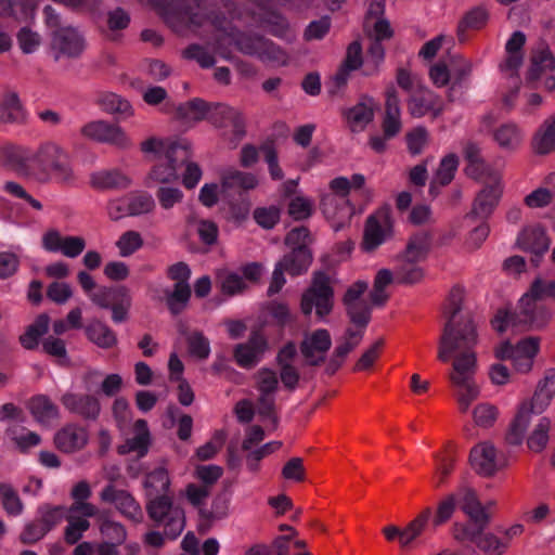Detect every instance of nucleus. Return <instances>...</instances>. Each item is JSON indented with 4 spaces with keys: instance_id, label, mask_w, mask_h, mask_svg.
Instances as JSON below:
<instances>
[{
    "instance_id": "obj_38",
    "label": "nucleus",
    "mask_w": 555,
    "mask_h": 555,
    "mask_svg": "<svg viewBox=\"0 0 555 555\" xmlns=\"http://www.w3.org/2000/svg\"><path fill=\"white\" fill-rule=\"evenodd\" d=\"M291 275H299L308 270L312 255L308 246L294 247L279 261Z\"/></svg>"
},
{
    "instance_id": "obj_55",
    "label": "nucleus",
    "mask_w": 555,
    "mask_h": 555,
    "mask_svg": "<svg viewBox=\"0 0 555 555\" xmlns=\"http://www.w3.org/2000/svg\"><path fill=\"white\" fill-rule=\"evenodd\" d=\"M129 216L135 217L151 212L155 207L154 198L145 192L127 194Z\"/></svg>"
},
{
    "instance_id": "obj_7",
    "label": "nucleus",
    "mask_w": 555,
    "mask_h": 555,
    "mask_svg": "<svg viewBox=\"0 0 555 555\" xmlns=\"http://www.w3.org/2000/svg\"><path fill=\"white\" fill-rule=\"evenodd\" d=\"M146 512L152 520L164 527V533L168 539H176L184 529V512L180 506L173 504L170 495L149 500Z\"/></svg>"
},
{
    "instance_id": "obj_25",
    "label": "nucleus",
    "mask_w": 555,
    "mask_h": 555,
    "mask_svg": "<svg viewBox=\"0 0 555 555\" xmlns=\"http://www.w3.org/2000/svg\"><path fill=\"white\" fill-rule=\"evenodd\" d=\"M53 48L57 51V56L77 57L85 50L83 37L76 28L63 27L56 30L52 39Z\"/></svg>"
},
{
    "instance_id": "obj_5",
    "label": "nucleus",
    "mask_w": 555,
    "mask_h": 555,
    "mask_svg": "<svg viewBox=\"0 0 555 555\" xmlns=\"http://www.w3.org/2000/svg\"><path fill=\"white\" fill-rule=\"evenodd\" d=\"M221 44H234L242 53L256 56L264 63L286 65L288 55L273 42L260 36L240 34L235 29L224 31L220 37Z\"/></svg>"
},
{
    "instance_id": "obj_2",
    "label": "nucleus",
    "mask_w": 555,
    "mask_h": 555,
    "mask_svg": "<svg viewBox=\"0 0 555 555\" xmlns=\"http://www.w3.org/2000/svg\"><path fill=\"white\" fill-rule=\"evenodd\" d=\"M30 173L41 183L55 181L61 184H72L75 181L69 154L53 141L41 143L34 152Z\"/></svg>"
},
{
    "instance_id": "obj_17",
    "label": "nucleus",
    "mask_w": 555,
    "mask_h": 555,
    "mask_svg": "<svg viewBox=\"0 0 555 555\" xmlns=\"http://www.w3.org/2000/svg\"><path fill=\"white\" fill-rule=\"evenodd\" d=\"M42 248L49 253H61L65 257L76 258L86 248V241L81 236H63L60 231L50 229L41 237Z\"/></svg>"
},
{
    "instance_id": "obj_31",
    "label": "nucleus",
    "mask_w": 555,
    "mask_h": 555,
    "mask_svg": "<svg viewBox=\"0 0 555 555\" xmlns=\"http://www.w3.org/2000/svg\"><path fill=\"white\" fill-rule=\"evenodd\" d=\"M540 350L539 337H527L519 340L514 347L513 364L516 371L528 373L533 366L535 356Z\"/></svg>"
},
{
    "instance_id": "obj_3",
    "label": "nucleus",
    "mask_w": 555,
    "mask_h": 555,
    "mask_svg": "<svg viewBox=\"0 0 555 555\" xmlns=\"http://www.w3.org/2000/svg\"><path fill=\"white\" fill-rule=\"evenodd\" d=\"M554 396L555 369H550L539 380L531 400H525L519 404L505 438L509 444L519 446L522 443L532 413H543L550 406Z\"/></svg>"
},
{
    "instance_id": "obj_63",
    "label": "nucleus",
    "mask_w": 555,
    "mask_h": 555,
    "mask_svg": "<svg viewBox=\"0 0 555 555\" xmlns=\"http://www.w3.org/2000/svg\"><path fill=\"white\" fill-rule=\"evenodd\" d=\"M498 415V408L486 402L476 405L473 410L475 424L485 428L491 427L495 423Z\"/></svg>"
},
{
    "instance_id": "obj_37",
    "label": "nucleus",
    "mask_w": 555,
    "mask_h": 555,
    "mask_svg": "<svg viewBox=\"0 0 555 555\" xmlns=\"http://www.w3.org/2000/svg\"><path fill=\"white\" fill-rule=\"evenodd\" d=\"M393 274L398 283L414 284L423 279L424 270L420 261L397 255Z\"/></svg>"
},
{
    "instance_id": "obj_18",
    "label": "nucleus",
    "mask_w": 555,
    "mask_h": 555,
    "mask_svg": "<svg viewBox=\"0 0 555 555\" xmlns=\"http://www.w3.org/2000/svg\"><path fill=\"white\" fill-rule=\"evenodd\" d=\"M60 401L65 410L83 420L95 421L101 414V402L95 395L66 391Z\"/></svg>"
},
{
    "instance_id": "obj_61",
    "label": "nucleus",
    "mask_w": 555,
    "mask_h": 555,
    "mask_svg": "<svg viewBox=\"0 0 555 555\" xmlns=\"http://www.w3.org/2000/svg\"><path fill=\"white\" fill-rule=\"evenodd\" d=\"M384 57L385 49L383 44L378 41H373L367 50V55L364 61V75L371 76L376 74L384 62Z\"/></svg>"
},
{
    "instance_id": "obj_13",
    "label": "nucleus",
    "mask_w": 555,
    "mask_h": 555,
    "mask_svg": "<svg viewBox=\"0 0 555 555\" xmlns=\"http://www.w3.org/2000/svg\"><path fill=\"white\" fill-rule=\"evenodd\" d=\"M392 235V219L388 208H382L366 219L362 247L376 249Z\"/></svg>"
},
{
    "instance_id": "obj_14",
    "label": "nucleus",
    "mask_w": 555,
    "mask_h": 555,
    "mask_svg": "<svg viewBox=\"0 0 555 555\" xmlns=\"http://www.w3.org/2000/svg\"><path fill=\"white\" fill-rule=\"evenodd\" d=\"M208 120L218 128L231 127L232 146L245 135V119L241 111L227 104L216 103L211 105Z\"/></svg>"
},
{
    "instance_id": "obj_28",
    "label": "nucleus",
    "mask_w": 555,
    "mask_h": 555,
    "mask_svg": "<svg viewBox=\"0 0 555 555\" xmlns=\"http://www.w3.org/2000/svg\"><path fill=\"white\" fill-rule=\"evenodd\" d=\"M222 195H228L231 191L241 189L243 191L255 190L259 180L251 172L241 171L235 168H227L220 172Z\"/></svg>"
},
{
    "instance_id": "obj_62",
    "label": "nucleus",
    "mask_w": 555,
    "mask_h": 555,
    "mask_svg": "<svg viewBox=\"0 0 555 555\" xmlns=\"http://www.w3.org/2000/svg\"><path fill=\"white\" fill-rule=\"evenodd\" d=\"M67 513L68 508L61 505H43L38 509L40 521L44 527H47L48 531H50L55 525L60 524L67 516Z\"/></svg>"
},
{
    "instance_id": "obj_20",
    "label": "nucleus",
    "mask_w": 555,
    "mask_h": 555,
    "mask_svg": "<svg viewBox=\"0 0 555 555\" xmlns=\"http://www.w3.org/2000/svg\"><path fill=\"white\" fill-rule=\"evenodd\" d=\"M331 346L332 338L330 332L319 328L305 336L300 351L309 365H318L324 361Z\"/></svg>"
},
{
    "instance_id": "obj_11",
    "label": "nucleus",
    "mask_w": 555,
    "mask_h": 555,
    "mask_svg": "<svg viewBox=\"0 0 555 555\" xmlns=\"http://www.w3.org/2000/svg\"><path fill=\"white\" fill-rule=\"evenodd\" d=\"M255 387L258 391L257 412L262 418H271L276 424L275 399L279 390V377L275 371L262 367L255 374Z\"/></svg>"
},
{
    "instance_id": "obj_56",
    "label": "nucleus",
    "mask_w": 555,
    "mask_h": 555,
    "mask_svg": "<svg viewBox=\"0 0 555 555\" xmlns=\"http://www.w3.org/2000/svg\"><path fill=\"white\" fill-rule=\"evenodd\" d=\"M362 49L357 41L349 44L346 60L340 72L336 75L338 82L344 83L347 80L348 72L358 69L362 65Z\"/></svg>"
},
{
    "instance_id": "obj_34",
    "label": "nucleus",
    "mask_w": 555,
    "mask_h": 555,
    "mask_svg": "<svg viewBox=\"0 0 555 555\" xmlns=\"http://www.w3.org/2000/svg\"><path fill=\"white\" fill-rule=\"evenodd\" d=\"M555 68V60L550 49L541 44L532 51L530 67L528 70V81H534L542 78L543 75L552 73Z\"/></svg>"
},
{
    "instance_id": "obj_60",
    "label": "nucleus",
    "mask_w": 555,
    "mask_h": 555,
    "mask_svg": "<svg viewBox=\"0 0 555 555\" xmlns=\"http://www.w3.org/2000/svg\"><path fill=\"white\" fill-rule=\"evenodd\" d=\"M457 166L459 157L455 154L444 156L437 169L434 182L440 185L449 184L454 178Z\"/></svg>"
},
{
    "instance_id": "obj_9",
    "label": "nucleus",
    "mask_w": 555,
    "mask_h": 555,
    "mask_svg": "<svg viewBox=\"0 0 555 555\" xmlns=\"http://www.w3.org/2000/svg\"><path fill=\"white\" fill-rule=\"evenodd\" d=\"M190 158V152L186 146L172 145L166 150L165 157L158 159V163L151 169L146 184H168L178 180V167Z\"/></svg>"
},
{
    "instance_id": "obj_8",
    "label": "nucleus",
    "mask_w": 555,
    "mask_h": 555,
    "mask_svg": "<svg viewBox=\"0 0 555 555\" xmlns=\"http://www.w3.org/2000/svg\"><path fill=\"white\" fill-rule=\"evenodd\" d=\"M334 292L330 278L323 272L313 274L310 287L302 294L300 308L305 315H310L312 310L320 319L327 315L333 309Z\"/></svg>"
},
{
    "instance_id": "obj_47",
    "label": "nucleus",
    "mask_w": 555,
    "mask_h": 555,
    "mask_svg": "<svg viewBox=\"0 0 555 555\" xmlns=\"http://www.w3.org/2000/svg\"><path fill=\"white\" fill-rule=\"evenodd\" d=\"M216 283L228 296L241 294L246 288L244 278L230 269L221 268L216 271Z\"/></svg>"
},
{
    "instance_id": "obj_45",
    "label": "nucleus",
    "mask_w": 555,
    "mask_h": 555,
    "mask_svg": "<svg viewBox=\"0 0 555 555\" xmlns=\"http://www.w3.org/2000/svg\"><path fill=\"white\" fill-rule=\"evenodd\" d=\"M99 104L102 109L112 115H119L122 118H129L134 115V108L130 102L119 94L106 92L99 98Z\"/></svg>"
},
{
    "instance_id": "obj_24",
    "label": "nucleus",
    "mask_w": 555,
    "mask_h": 555,
    "mask_svg": "<svg viewBox=\"0 0 555 555\" xmlns=\"http://www.w3.org/2000/svg\"><path fill=\"white\" fill-rule=\"evenodd\" d=\"M266 349V338L261 334L255 333L250 336L248 341L238 344L235 347L234 358L241 367L251 369L260 361Z\"/></svg>"
},
{
    "instance_id": "obj_53",
    "label": "nucleus",
    "mask_w": 555,
    "mask_h": 555,
    "mask_svg": "<svg viewBox=\"0 0 555 555\" xmlns=\"http://www.w3.org/2000/svg\"><path fill=\"white\" fill-rule=\"evenodd\" d=\"M50 319L47 314L39 315L34 324L28 326L26 332L20 337L22 346L26 349H34L38 346L39 338L49 330Z\"/></svg>"
},
{
    "instance_id": "obj_51",
    "label": "nucleus",
    "mask_w": 555,
    "mask_h": 555,
    "mask_svg": "<svg viewBox=\"0 0 555 555\" xmlns=\"http://www.w3.org/2000/svg\"><path fill=\"white\" fill-rule=\"evenodd\" d=\"M552 421L547 416L541 417L527 437V447L530 451L540 453L548 443Z\"/></svg>"
},
{
    "instance_id": "obj_27",
    "label": "nucleus",
    "mask_w": 555,
    "mask_h": 555,
    "mask_svg": "<svg viewBox=\"0 0 555 555\" xmlns=\"http://www.w3.org/2000/svg\"><path fill=\"white\" fill-rule=\"evenodd\" d=\"M385 117L383 120L384 134L387 138L397 135L401 130L400 99L396 88L388 86L385 92Z\"/></svg>"
},
{
    "instance_id": "obj_4",
    "label": "nucleus",
    "mask_w": 555,
    "mask_h": 555,
    "mask_svg": "<svg viewBox=\"0 0 555 555\" xmlns=\"http://www.w3.org/2000/svg\"><path fill=\"white\" fill-rule=\"evenodd\" d=\"M531 292L525 293L514 312L499 311L492 320L493 328L503 333L508 328L534 331L547 325L551 312Z\"/></svg>"
},
{
    "instance_id": "obj_40",
    "label": "nucleus",
    "mask_w": 555,
    "mask_h": 555,
    "mask_svg": "<svg viewBox=\"0 0 555 555\" xmlns=\"http://www.w3.org/2000/svg\"><path fill=\"white\" fill-rule=\"evenodd\" d=\"M169 488L170 477L165 467H157L146 474L144 479V490L147 501L154 498L169 495Z\"/></svg>"
},
{
    "instance_id": "obj_26",
    "label": "nucleus",
    "mask_w": 555,
    "mask_h": 555,
    "mask_svg": "<svg viewBox=\"0 0 555 555\" xmlns=\"http://www.w3.org/2000/svg\"><path fill=\"white\" fill-rule=\"evenodd\" d=\"M461 509L467 515L474 525L487 527L490 522V515L479 501L477 493L469 487H462L457 491Z\"/></svg>"
},
{
    "instance_id": "obj_43",
    "label": "nucleus",
    "mask_w": 555,
    "mask_h": 555,
    "mask_svg": "<svg viewBox=\"0 0 555 555\" xmlns=\"http://www.w3.org/2000/svg\"><path fill=\"white\" fill-rule=\"evenodd\" d=\"M29 410L35 420L41 424H49L60 417V410L47 396L34 397L29 402Z\"/></svg>"
},
{
    "instance_id": "obj_12",
    "label": "nucleus",
    "mask_w": 555,
    "mask_h": 555,
    "mask_svg": "<svg viewBox=\"0 0 555 555\" xmlns=\"http://www.w3.org/2000/svg\"><path fill=\"white\" fill-rule=\"evenodd\" d=\"M81 134L90 140L115 145L118 149H129L132 141L118 125L105 120H93L81 128Z\"/></svg>"
},
{
    "instance_id": "obj_21",
    "label": "nucleus",
    "mask_w": 555,
    "mask_h": 555,
    "mask_svg": "<svg viewBox=\"0 0 555 555\" xmlns=\"http://www.w3.org/2000/svg\"><path fill=\"white\" fill-rule=\"evenodd\" d=\"M526 35L521 30L514 31L505 43V57L500 64V70L505 78H513L518 74L524 62V46Z\"/></svg>"
},
{
    "instance_id": "obj_44",
    "label": "nucleus",
    "mask_w": 555,
    "mask_h": 555,
    "mask_svg": "<svg viewBox=\"0 0 555 555\" xmlns=\"http://www.w3.org/2000/svg\"><path fill=\"white\" fill-rule=\"evenodd\" d=\"M430 517V508H425L412 521L402 528L401 547L406 548L411 546L418 538L423 535L428 526Z\"/></svg>"
},
{
    "instance_id": "obj_30",
    "label": "nucleus",
    "mask_w": 555,
    "mask_h": 555,
    "mask_svg": "<svg viewBox=\"0 0 555 555\" xmlns=\"http://www.w3.org/2000/svg\"><path fill=\"white\" fill-rule=\"evenodd\" d=\"M376 107L377 104L373 98L362 96L354 106L345 113L350 129L354 132L362 131L373 120Z\"/></svg>"
},
{
    "instance_id": "obj_32",
    "label": "nucleus",
    "mask_w": 555,
    "mask_h": 555,
    "mask_svg": "<svg viewBox=\"0 0 555 555\" xmlns=\"http://www.w3.org/2000/svg\"><path fill=\"white\" fill-rule=\"evenodd\" d=\"M92 495V490L87 480H80L70 490V498L73 504L68 508V513L79 514L85 517H95L99 514V508L88 502Z\"/></svg>"
},
{
    "instance_id": "obj_58",
    "label": "nucleus",
    "mask_w": 555,
    "mask_h": 555,
    "mask_svg": "<svg viewBox=\"0 0 555 555\" xmlns=\"http://www.w3.org/2000/svg\"><path fill=\"white\" fill-rule=\"evenodd\" d=\"M313 205L314 203L310 197L298 194L288 202L287 211L294 220H304L312 215Z\"/></svg>"
},
{
    "instance_id": "obj_48",
    "label": "nucleus",
    "mask_w": 555,
    "mask_h": 555,
    "mask_svg": "<svg viewBox=\"0 0 555 555\" xmlns=\"http://www.w3.org/2000/svg\"><path fill=\"white\" fill-rule=\"evenodd\" d=\"M0 112L3 122H23L26 119V113L16 92H7L0 103Z\"/></svg>"
},
{
    "instance_id": "obj_19",
    "label": "nucleus",
    "mask_w": 555,
    "mask_h": 555,
    "mask_svg": "<svg viewBox=\"0 0 555 555\" xmlns=\"http://www.w3.org/2000/svg\"><path fill=\"white\" fill-rule=\"evenodd\" d=\"M321 209L334 231L343 229L353 215V207L348 198L332 194H323Z\"/></svg>"
},
{
    "instance_id": "obj_36",
    "label": "nucleus",
    "mask_w": 555,
    "mask_h": 555,
    "mask_svg": "<svg viewBox=\"0 0 555 555\" xmlns=\"http://www.w3.org/2000/svg\"><path fill=\"white\" fill-rule=\"evenodd\" d=\"M532 150L538 155L555 152V116L543 121L532 138Z\"/></svg>"
},
{
    "instance_id": "obj_46",
    "label": "nucleus",
    "mask_w": 555,
    "mask_h": 555,
    "mask_svg": "<svg viewBox=\"0 0 555 555\" xmlns=\"http://www.w3.org/2000/svg\"><path fill=\"white\" fill-rule=\"evenodd\" d=\"M86 335L90 341L103 349H109L117 344L116 334L106 324L98 320L86 326Z\"/></svg>"
},
{
    "instance_id": "obj_6",
    "label": "nucleus",
    "mask_w": 555,
    "mask_h": 555,
    "mask_svg": "<svg viewBox=\"0 0 555 555\" xmlns=\"http://www.w3.org/2000/svg\"><path fill=\"white\" fill-rule=\"evenodd\" d=\"M192 2V5H185L182 0H155L166 23L177 33L203 26L208 21L203 0Z\"/></svg>"
},
{
    "instance_id": "obj_35",
    "label": "nucleus",
    "mask_w": 555,
    "mask_h": 555,
    "mask_svg": "<svg viewBox=\"0 0 555 555\" xmlns=\"http://www.w3.org/2000/svg\"><path fill=\"white\" fill-rule=\"evenodd\" d=\"M464 157L467 160L465 171L474 179H483V176L498 172L490 165L486 164L480 155V147L473 142H467L463 149Z\"/></svg>"
},
{
    "instance_id": "obj_16",
    "label": "nucleus",
    "mask_w": 555,
    "mask_h": 555,
    "mask_svg": "<svg viewBox=\"0 0 555 555\" xmlns=\"http://www.w3.org/2000/svg\"><path fill=\"white\" fill-rule=\"evenodd\" d=\"M100 500L104 503L114 504L124 517L134 522H140L143 519V512L137 500L128 491L117 489L112 483L102 489Z\"/></svg>"
},
{
    "instance_id": "obj_22",
    "label": "nucleus",
    "mask_w": 555,
    "mask_h": 555,
    "mask_svg": "<svg viewBox=\"0 0 555 555\" xmlns=\"http://www.w3.org/2000/svg\"><path fill=\"white\" fill-rule=\"evenodd\" d=\"M443 109V102L436 93L426 87H422L410 95L408 100V111L415 117L421 118L425 115L437 117Z\"/></svg>"
},
{
    "instance_id": "obj_15",
    "label": "nucleus",
    "mask_w": 555,
    "mask_h": 555,
    "mask_svg": "<svg viewBox=\"0 0 555 555\" xmlns=\"http://www.w3.org/2000/svg\"><path fill=\"white\" fill-rule=\"evenodd\" d=\"M469 463L477 474L485 477L493 476L505 466L503 456L489 441L480 442L470 450Z\"/></svg>"
},
{
    "instance_id": "obj_39",
    "label": "nucleus",
    "mask_w": 555,
    "mask_h": 555,
    "mask_svg": "<svg viewBox=\"0 0 555 555\" xmlns=\"http://www.w3.org/2000/svg\"><path fill=\"white\" fill-rule=\"evenodd\" d=\"M151 436L147 423L144 420H138L134 423V436L119 447V453L126 454L135 452L140 457L144 456L150 448Z\"/></svg>"
},
{
    "instance_id": "obj_33",
    "label": "nucleus",
    "mask_w": 555,
    "mask_h": 555,
    "mask_svg": "<svg viewBox=\"0 0 555 555\" xmlns=\"http://www.w3.org/2000/svg\"><path fill=\"white\" fill-rule=\"evenodd\" d=\"M90 183L98 190H119L131 185V179L118 169L99 170L91 175Z\"/></svg>"
},
{
    "instance_id": "obj_42",
    "label": "nucleus",
    "mask_w": 555,
    "mask_h": 555,
    "mask_svg": "<svg viewBox=\"0 0 555 555\" xmlns=\"http://www.w3.org/2000/svg\"><path fill=\"white\" fill-rule=\"evenodd\" d=\"M430 246L431 235L429 232L421 231L409 237L405 248L399 255L422 262L426 259Z\"/></svg>"
},
{
    "instance_id": "obj_59",
    "label": "nucleus",
    "mask_w": 555,
    "mask_h": 555,
    "mask_svg": "<svg viewBox=\"0 0 555 555\" xmlns=\"http://www.w3.org/2000/svg\"><path fill=\"white\" fill-rule=\"evenodd\" d=\"M143 246V238L137 231L130 230L122 233L116 241V247L121 257H129Z\"/></svg>"
},
{
    "instance_id": "obj_50",
    "label": "nucleus",
    "mask_w": 555,
    "mask_h": 555,
    "mask_svg": "<svg viewBox=\"0 0 555 555\" xmlns=\"http://www.w3.org/2000/svg\"><path fill=\"white\" fill-rule=\"evenodd\" d=\"M96 517L100 533L106 539L105 542L121 545L127 540V530L120 522L100 513Z\"/></svg>"
},
{
    "instance_id": "obj_49",
    "label": "nucleus",
    "mask_w": 555,
    "mask_h": 555,
    "mask_svg": "<svg viewBox=\"0 0 555 555\" xmlns=\"http://www.w3.org/2000/svg\"><path fill=\"white\" fill-rule=\"evenodd\" d=\"M166 304L172 314L182 312L190 300L191 287L189 282L175 283L172 289L165 291Z\"/></svg>"
},
{
    "instance_id": "obj_29",
    "label": "nucleus",
    "mask_w": 555,
    "mask_h": 555,
    "mask_svg": "<svg viewBox=\"0 0 555 555\" xmlns=\"http://www.w3.org/2000/svg\"><path fill=\"white\" fill-rule=\"evenodd\" d=\"M54 442L59 450L73 453L87 444L88 433L81 426L69 424L55 434Z\"/></svg>"
},
{
    "instance_id": "obj_10",
    "label": "nucleus",
    "mask_w": 555,
    "mask_h": 555,
    "mask_svg": "<svg viewBox=\"0 0 555 555\" xmlns=\"http://www.w3.org/2000/svg\"><path fill=\"white\" fill-rule=\"evenodd\" d=\"M485 186L477 193L470 212L467 215L469 218L486 219L491 216L503 194V183L501 173L494 172L483 176V179H478Z\"/></svg>"
},
{
    "instance_id": "obj_23",
    "label": "nucleus",
    "mask_w": 555,
    "mask_h": 555,
    "mask_svg": "<svg viewBox=\"0 0 555 555\" xmlns=\"http://www.w3.org/2000/svg\"><path fill=\"white\" fill-rule=\"evenodd\" d=\"M492 140L501 151L514 153L522 145L525 132L518 124L506 121L492 129Z\"/></svg>"
},
{
    "instance_id": "obj_54",
    "label": "nucleus",
    "mask_w": 555,
    "mask_h": 555,
    "mask_svg": "<svg viewBox=\"0 0 555 555\" xmlns=\"http://www.w3.org/2000/svg\"><path fill=\"white\" fill-rule=\"evenodd\" d=\"M67 526L65 528L64 538L68 544H76L90 528L89 517L79 514L67 513Z\"/></svg>"
},
{
    "instance_id": "obj_64",
    "label": "nucleus",
    "mask_w": 555,
    "mask_h": 555,
    "mask_svg": "<svg viewBox=\"0 0 555 555\" xmlns=\"http://www.w3.org/2000/svg\"><path fill=\"white\" fill-rule=\"evenodd\" d=\"M429 134L424 127H416L405 135L408 151L412 155L421 154L428 143Z\"/></svg>"
},
{
    "instance_id": "obj_57",
    "label": "nucleus",
    "mask_w": 555,
    "mask_h": 555,
    "mask_svg": "<svg viewBox=\"0 0 555 555\" xmlns=\"http://www.w3.org/2000/svg\"><path fill=\"white\" fill-rule=\"evenodd\" d=\"M0 496L4 511L11 516H18L23 513L24 505L16 491L9 483H0Z\"/></svg>"
},
{
    "instance_id": "obj_52",
    "label": "nucleus",
    "mask_w": 555,
    "mask_h": 555,
    "mask_svg": "<svg viewBox=\"0 0 555 555\" xmlns=\"http://www.w3.org/2000/svg\"><path fill=\"white\" fill-rule=\"evenodd\" d=\"M211 105L203 101L202 99H193L188 101L177 108V114L180 118L188 121H199L205 118L208 119Z\"/></svg>"
},
{
    "instance_id": "obj_1",
    "label": "nucleus",
    "mask_w": 555,
    "mask_h": 555,
    "mask_svg": "<svg viewBox=\"0 0 555 555\" xmlns=\"http://www.w3.org/2000/svg\"><path fill=\"white\" fill-rule=\"evenodd\" d=\"M462 302L463 291L453 288L444 309L448 322L439 340L438 359L442 362L452 360L449 379L455 388L459 409L465 413L479 397L480 388L476 383L478 360L475 348L478 335L469 314L463 315L461 322H457L456 315L462 309Z\"/></svg>"
},
{
    "instance_id": "obj_41",
    "label": "nucleus",
    "mask_w": 555,
    "mask_h": 555,
    "mask_svg": "<svg viewBox=\"0 0 555 555\" xmlns=\"http://www.w3.org/2000/svg\"><path fill=\"white\" fill-rule=\"evenodd\" d=\"M518 245L530 253L541 256L548 248L550 242L544 232L540 227L525 229L517 238Z\"/></svg>"
}]
</instances>
